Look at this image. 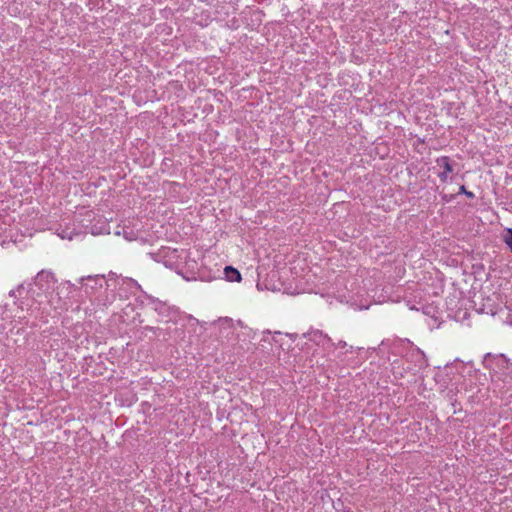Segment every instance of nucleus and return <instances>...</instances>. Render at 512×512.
Returning <instances> with one entry per match:
<instances>
[{
    "mask_svg": "<svg viewBox=\"0 0 512 512\" xmlns=\"http://www.w3.org/2000/svg\"><path fill=\"white\" fill-rule=\"evenodd\" d=\"M436 164L443 169L442 172L438 173V177L441 182L445 183L448 181L449 174L453 172L451 159L448 156H441L436 159Z\"/></svg>",
    "mask_w": 512,
    "mask_h": 512,
    "instance_id": "nucleus-1",
    "label": "nucleus"
},
{
    "mask_svg": "<svg viewBox=\"0 0 512 512\" xmlns=\"http://www.w3.org/2000/svg\"><path fill=\"white\" fill-rule=\"evenodd\" d=\"M224 274H225L227 281H229V282H238L239 283L242 281V276H241L240 272L232 266H226L224 268Z\"/></svg>",
    "mask_w": 512,
    "mask_h": 512,
    "instance_id": "nucleus-2",
    "label": "nucleus"
},
{
    "mask_svg": "<svg viewBox=\"0 0 512 512\" xmlns=\"http://www.w3.org/2000/svg\"><path fill=\"white\" fill-rule=\"evenodd\" d=\"M503 242L509 247L512 252V228H506L502 236Z\"/></svg>",
    "mask_w": 512,
    "mask_h": 512,
    "instance_id": "nucleus-3",
    "label": "nucleus"
},
{
    "mask_svg": "<svg viewBox=\"0 0 512 512\" xmlns=\"http://www.w3.org/2000/svg\"><path fill=\"white\" fill-rule=\"evenodd\" d=\"M459 193L460 194H465L467 197L469 198H473L474 197V194L473 192H470V191H467L465 186L464 185H461L460 188H459Z\"/></svg>",
    "mask_w": 512,
    "mask_h": 512,
    "instance_id": "nucleus-4",
    "label": "nucleus"
}]
</instances>
